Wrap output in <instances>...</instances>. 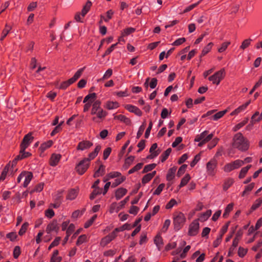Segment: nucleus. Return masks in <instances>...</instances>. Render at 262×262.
<instances>
[{
  "mask_svg": "<svg viewBox=\"0 0 262 262\" xmlns=\"http://www.w3.org/2000/svg\"><path fill=\"white\" fill-rule=\"evenodd\" d=\"M232 146L242 151H245L249 148V141L242 133H238L233 137Z\"/></svg>",
  "mask_w": 262,
  "mask_h": 262,
  "instance_id": "nucleus-1",
  "label": "nucleus"
},
{
  "mask_svg": "<svg viewBox=\"0 0 262 262\" xmlns=\"http://www.w3.org/2000/svg\"><path fill=\"white\" fill-rule=\"evenodd\" d=\"M225 75V71L224 69H222L221 70L215 73L213 75L210 76L208 79L212 81L213 83L219 85L222 79H223Z\"/></svg>",
  "mask_w": 262,
  "mask_h": 262,
  "instance_id": "nucleus-2",
  "label": "nucleus"
},
{
  "mask_svg": "<svg viewBox=\"0 0 262 262\" xmlns=\"http://www.w3.org/2000/svg\"><path fill=\"white\" fill-rule=\"evenodd\" d=\"M185 222V217L183 213L179 212L173 218V224L174 229L177 230H180Z\"/></svg>",
  "mask_w": 262,
  "mask_h": 262,
  "instance_id": "nucleus-3",
  "label": "nucleus"
},
{
  "mask_svg": "<svg viewBox=\"0 0 262 262\" xmlns=\"http://www.w3.org/2000/svg\"><path fill=\"white\" fill-rule=\"evenodd\" d=\"M89 165L90 162L89 160L84 158L77 165L76 170L79 174L82 175L88 169Z\"/></svg>",
  "mask_w": 262,
  "mask_h": 262,
  "instance_id": "nucleus-4",
  "label": "nucleus"
},
{
  "mask_svg": "<svg viewBox=\"0 0 262 262\" xmlns=\"http://www.w3.org/2000/svg\"><path fill=\"white\" fill-rule=\"evenodd\" d=\"M244 165V161L240 160L234 161L232 163H228L225 165L224 169L226 172H230L233 169H237Z\"/></svg>",
  "mask_w": 262,
  "mask_h": 262,
  "instance_id": "nucleus-5",
  "label": "nucleus"
},
{
  "mask_svg": "<svg viewBox=\"0 0 262 262\" xmlns=\"http://www.w3.org/2000/svg\"><path fill=\"white\" fill-rule=\"evenodd\" d=\"M33 137L32 136L31 133H29L26 135L20 144V147L22 148V150H25L30 144L32 142Z\"/></svg>",
  "mask_w": 262,
  "mask_h": 262,
  "instance_id": "nucleus-6",
  "label": "nucleus"
},
{
  "mask_svg": "<svg viewBox=\"0 0 262 262\" xmlns=\"http://www.w3.org/2000/svg\"><path fill=\"white\" fill-rule=\"evenodd\" d=\"M199 223L198 221H194L189 226L188 234L190 236H194L198 233Z\"/></svg>",
  "mask_w": 262,
  "mask_h": 262,
  "instance_id": "nucleus-7",
  "label": "nucleus"
},
{
  "mask_svg": "<svg viewBox=\"0 0 262 262\" xmlns=\"http://www.w3.org/2000/svg\"><path fill=\"white\" fill-rule=\"evenodd\" d=\"M243 232L239 230L236 233V236L233 241V243L231 247L230 248L229 253L233 252L235 248L237 246L238 241L242 236Z\"/></svg>",
  "mask_w": 262,
  "mask_h": 262,
  "instance_id": "nucleus-8",
  "label": "nucleus"
},
{
  "mask_svg": "<svg viewBox=\"0 0 262 262\" xmlns=\"http://www.w3.org/2000/svg\"><path fill=\"white\" fill-rule=\"evenodd\" d=\"M216 166V161L211 160L207 164V171L208 174L213 176L214 174V170Z\"/></svg>",
  "mask_w": 262,
  "mask_h": 262,
  "instance_id": "nucleus-9",
  "label": "nucleus"
},
{
  "mask_svg": "<svg viewBox=\"0 0 262 262\" xmlns=\"http://www.w3.org/2000/svg\"><path fill=\"white\" fill-rule=\"evenodd\" d=\"M92 145L93 143L89 141H82L78 143L77 146V149L84 150L89 148Z\"/></svg>",
  "mask_w": 262,
  "mask_h": 262,
  "instance_id": "nucleus-10",
  "label": "nucleus"
},
{
  "mask_svg": "<svg viewBox=\"0 0 262 262\" xmlns=\"http://www.w3.org/2000/svg\"><path fill=\"white\" fill-rule=\"evenodd\" d=\"M59 229V227L58 226V224L57 221L54 220L51 223H50L46 229V232L48 233H50L52 231H55L57 232Z\"/></svg>",
  "mask_w": 262,
  "mask_h": 262,
  "instance_id": "nucleus-11",
  "label": "nucleus"
},
{
  "mask_svg": "<svg viewBox=\"0 0 262 262\" xmlns=\"http://www.w3.org/2000/svg\"><path fill=\"white\" fill-rule=\"evenodd\" d=\"M125 108L137 116H141L142 114L141 111L136 106L127 104L125 106Z\"/></svg>",
  "mask_w": 262,
  "mask_h": 262,
  "instance_id": "nucleus-12",
  "label": "nucleus"
},
{
  "mask_svg": "<svg viewBox=\"0 0 262 262\" xmlns=\"http://www.w3.org/2000/svg\"><path fill=\"white\" fill-rule=\"evenodd\" d=\"M61 155L59 154H53L50 158V164L52 166H55L57 165L60 159Z\"/></svg>",
  "mask_w": 262,
  "mask_h": 262,
  "instance_id": "nucleus-13",
  "label": "nucleus"
},
{
  "mask_svg": "<svg viewBox=\"0 0 262 262\" xmlns=\"http://www.w3.org/2000/svg\"><path fill=\"white\" fill-rule=\"evenodd\" d=\"M177 167H173L170 168L166 176V179L168 181H171L175 177Z\"/></svg>",
  "mask_w": 262,
  "mask_h": 262,
  "instance_id": "nucleus-14",
  "label": "nucleus"
},
{
  "mask_svg": "<svg viewBox=\"0 0 262 262\" xmlns=\"http://www.w3.org/2000/svg\"><path fill=\"white\" fill-rule=\"evenodd\" d=\"M127 192V190L123 188L118 189L115 192V196L117 200H120Z\"/></svg>",
  "mask_w": 262,
  "mask_h": 262,
  "instance_id": "nucleus-15",
  "label": "nucleus"
},
{
  "mask_svg": "<svg viewBox=\"0 0 262 262\" xmlns=\"http://www.w3.org/2000/svg\"><path fill=\"white\" fill-rule=\"evenodd\" d=\"M25 181L24 182L23 186L25 187H27L31 180L33 178V174L31 172H26V174L24 176Z\"/></svg>",
  "mask_w": 262,
  "mask_h": 262,
  "instance_id": "nucleus-16",
  "label": "nucleus"
},
{
  "mask_svg": "<svg viewBox=\"0 0 262 262\" xmlns=\"http://www.w3.org/2000/svg\"><path fill=\"white\" fill-rule=\"evenodd\" d=\"M115 119H118V120L124 122L126 125H129L131 123L130 120L129 118L126 117L124 115H119L118 116H116L115 117Z\"/></svg>",
  "mask_w": 262,
  "mask_h": 262,
  "instance_id": "nucleus-17",
  "label": "nucleus"
},
{
  "mask_svg": "<svg viewBox=\"0 0 262 262\" xmlns=\"http://www.w3.org/2000/svg\"><path fill=\"white\" fill-rule=\"evenodd\" d=\"M100 101L99 100H97L94 103L91 111L92 114H96L100 110H101L100 108Z\"/></svg>",
  "mask_w": 262,
  "mask_h": 262,
  "instance_id": "nucleus-18",
  "label": "nucleus"
},
{
  "mask_svg": "<svg viewBox=\"0 0 262 262\" xmlns=\"http://www.w3.org/2000/svg\"><path fill=\"white\" fill-rule=\"evenodd\" d=\"M157 148V143H154L151 145V146L149 149V152L151 154L148 157V158H154L157 157L159 155V152L157 151H154Z\"/></svg>",
  "mask_w": 262,
  "mask_h": 262,
  "instance_id": "nucleus-19",
  "label": "nucleus"
},
{
  "mask_svg": "<svg viewBox=\"0 0 262 262\" xmlns=\"http://www.w3.org/2000/svg\"><path fill=\"white\" fill-rule=\"evenodd\" d=\"M92 4V2L90 1H88L85 5L83 7L82 11H81V15L82 17H84L85 14L88 12L89 11Z\"/></svg>",
  "mask_w": 262,
  "mask_h": 262,
  "instance_id": "nucleus-20",
  "label": "nucleus"
},
{
  "mask_svg": "<svg viewBox=\"0 0 262 262\" xmlns=\"http://www.w3.org/2000/svg\"><path fill=\"white\" fill-rule=\"evenodd\" d=\"M121 176V173L119 172H113L108 173L106 177L104 179L103 181L106 182L110 179L117 178Z\"/></svg>",
  "mask_w": 262,
  "mask_h": 262,
  "instance_id": "nucleus-21",
  "label": "nucleus"
},
{
  "mask_svg": "<svg viewBox=\"0 0 262 262\" xmlns=\"http://www.w3.org/2000/svg\"><path fill=\"white\" fill-rule=\"evenodd\" d=\"M105 172V166L103 165H101L99 168L95 172L94 177L95 178L99 177L102 176Z\"/></svg>",
  "mask_w": 262,
  "mask_h": 262,
  "instance_id": "nucleus-22",
  "label": "nucleus"
},
{
  "mask_svg": "<svg viewBox=\"0 0 262 262\" xmlns=\"http://www.w3.org/2000/svg\"><path fill=\"white\" fill-rule=\"evenodd\" d=\"M154 242L159 250H160L161 247L163 245V239L161 236L157 235L155 238Z\"/></svg>",
  "mask_w": 262,
  "mask_h": 262,
  "instance_id": "nucleus-23",
  "label": "nucleus"
},
{
  "mask_svg": "<svg viewBox=\"0 0 262 262\" xmlns=\"http://www.w3.org/2000/svg\"><path fill=\"white\" fill-rule=\"evenodd\" d=\"M211 211L210 210H208L206 212L201 214L199 220L201 222H204L208 219V217L211 215Z\"/></svg>",
  "mask_w": 262,
  "mask_h": 262,
  "instance_id": "nucleus-24",
  "label": "nucleus"
},
{
  "mask_svg": "<svg viewBox=\"0 0 262 262\" xmlns=\"http://www.w3.org/2000/svg\"><path fill=\"white\" fill-rule=\"evenodd\" d=\"M25 150H22V148H20V151H19V154L18 155H17L15 158V159L13 160L12 161V166H13L14 165H15L17 162L20 160H21V159H24V156H23V151H24Z\"/></svg>",
  "mask_w": 262,
  "mask_h": 262,
  "instance_id": "nucleus-25",
  "label": "nucleus"
},
{
  "mask_svg": "<svg viewBox=\"0 0 262 262\" xmlns=\"http://www.w3.org/2000/svg\"><path fill=\"white\" fill-rule=\"evenodd\" d=\"M25 150H22V148H20V151H19V154L18 155H17L15 158V159L13 160L12 161V166H13L14 165H15L17 162L20 160H21V159H24V156H23V151H24Z\"/></svg>",
  "mask_w": 262,
  "mask_h": 262,
  "instance_id": "nucleus-26",
  "label": "nucleus"
},
{
  "mask_svg": "<svg viewBox=\"0 0 262 262\" xmlns=\"http://www.w3.org/2000/svg\"><path fill=\"white\" fill-rule=\"evenodd\" d=\"M11 29V27L8 26V25H6L5 28L4 29L2 32V35L0 39L1 41H2L7 35V34L9 33Z\"/></svg>",
  "mask_w": 262,
  "mask_h": 262,
  "instance_id": "nucleus-27",
  "label": "nucleus"
},
{
  "mask_svg": "<svg viewBox=\"0 0 262 262\" xmlns=\"http://www.w3.org/2000/svg\"><path fill=\"white\" fill-rule=\"evenodd\" d=\"M251 165H249L247 166L246 167L243 168L239 172V179L243 178L245 176V175L247 173V172H248V170L251 168Z\"/></svg>",
  "mask_w": 262,
  "mask_h": 262,
  "instance_id": "nucleus-28",
  "label": "nucleus"
},
{
  "mask_svg": "<svg viewBox=\"0 0 262 262\" xmlns=\"http://www.w3.org/2000/svg\"><path fill=\"white\" fill-rule=\"evenodd\" d=\"M129 197L127 196L124 200L119 203L118 206H117L116 208V212H118L121 209L124 207L125 204L129 201Z\"/></svg>",
  "mask_w": 262,
  "mask_h": 262,
  "instance_id": "nucleus-29",
  "label": "nucleus"
},
{
  "mask_svg": "<svg viewBox=\"0 0 262 262\" xmlns=\"http://www.w3.org/2000/svg\"><path fill=\"white\" fill-rule=\"evenodd\" d=\"M234 180L232 179L226 180L223 186V189L225 191L227 190L233 183Z\"/></svg>",
  "mask_w": 262,
  "mask_h": 262,
  "instance_id": "nucleus-30",
  "label": "nucleus"
},
{
  "mask_svg": "<svg viewBox=\"0 0 262 262\" xmlns=\"http://www.w3.org/2000/svg\"><path fill=\"white\" fill-rule=\"evenodd\" d=\"M77 195V191L75 189H71L68 194L67 199L71 200H74V199L76 198Z\"/></svg>",
  "mask_w": 262,
  "mask_h": 262,
  "instance_id": "nucleus-31",
  "label": "nucleus"
},
{
  "mask_svg": "<svg viewBox=\"0 0 262 262\" xmlns=\"http://www.w3.org/2000/svg\"><path fill=\"white\" fill-rule=\"evenodd\" d=\"M262 204V198H259L255 201L253 205L252 206L251 209V211L256 209Z\"/></svg>",
  "mask_w": 262,
  "mask_h": 262,
  "instance_id": "nucleus-32",
  "label": "nucleus"
},
{
  "mask_svg": "<svg viewBox=\"0 0 262 262\" xmlns=\"http://www.w3.org/2000/svg\"><path fill=\"white\" fill-rule=\"evenodd\" d=\"M233 204H229L226 207L224 213L223 214V217L226 218L229 215L230 212L233 209Z\"/></svg>",
  "mask_w": 262,
  "mask_h": 262,
  "instance_id": "nucleus-33",
  "label": "nucleus"
},
{
  "mask_svg": "<svg viewBox=\"0 0 262 262\" xmlns=\"http://www.w3.org/2000/svg\"><path fill=\"white\" fill-rule=\"evenodd\" d=\"M248 119L246 118L245 120L238 123L233 128V131L236 132L237 130L239 129L241 127H242L243 126H244L248 122Z\"/></svg>",
  "mask_w": 262,
  "mask_h": 262,
  "instance_id": "nucleus-34",
  "label": "nucleus"
},
{
  "mask_svg": "<svg viewBox=\"0 0 262 262\" xmlns=\"http://www.w3.org/2000/svg\"><path fill=\"white\" fill-rule=\"evenodd\" d=\"M171 151V149L170 148H168L166 151H165L163 154L161 155V162H164L168 157L169 154Z\"/></svg>",
  "mask_w": 262,
  "mask_h": 262,
  "instance_id": "nucleus-35",
  "label": "nucleus"
},
{
  "mask_svg": "<svg viewBox=\"0 0 262 262\" xmlns=\"http://www.w3.org/2000/svg\"><path fill=\"white\" fill-rule=\"evenodd\" d=\"M119 106V104L117 102H107L106 105V107L108 110H113L117 108Z\"/></svg>",
  "mask_w": 262,
  "mask_h": 262,
  "instance_id": "nucleus-36",
  "label": "nucleus"
},
{
  "mask_svg": "<svg viewBox=\"0 0 262 262\" xmlns=\"http://www.w3.org/2000/svg\"><path fill=\"white\" fill-rule=\"evenodd\" d=\"M227 110H224L216 113L213 116V119L214 120H217L220 118H222L227 113Z\"/></svg>",
  "mask_w": 262,
  "mask_h": 262,
  "instance_id": "nucleus-37",
  "label": "nucleus"
},
{
  "mask_svg": "<svg viewBox=\"0 0 262 262\" xmlns=\"http://www.w3.org/2000/svg\"><path fill=\"white\" fill-rule=\"evenodd\" d=\"M156 164H155V163L147 165L144 167V168L142 171V172L146 173L149 171H151L154 168H155L156 167Z\"/></svg>",
  "mask_w": 262,
  "mask_h": 262,
  "instance_id": "nucleus-38",
  "label": "nucleus"
},
{
  "mask_svg": "<svg viewBox=\"0 0 262 262\" xmlns=\"http://www.w3.org/2000/svg\"><path fill=\"white\" fill-rule=\"evenodd\" d=\"M190 179V176L187 174L185 176V177L182 179L181 183L180 184V187H182L185 185L187 184V183L188 182Z\"/></svg>",
  "mask_w": 262,
  "mask_h": 262,
  "instance_id": "nucleus-39",
  "label": "nucleus"
},
{
  "mask_svg": "<svg viewBox=\"0 0 262 262\" xmlns=\"http://www.w3.org/2000/svg\"><path fill=\"white\" fill-rule=\"evenodd\" d=\"M53 144V142L51 140H50L47 142H45L43 143H42L40 147V149L42 150V151H44L46 149H47L48 148L50 147V146H51V145H52Z\"/></svg>",
  "mask_w": 262,
  "mask_h": 262,
  "instance_id": "nucleus-40",
  "label": "nucleus"
},
{
  "mask_svg": "<svg viewBox=\"0 0 262 262\" xmlns=\"http://www.w3.org/2000/svg\"><path fill=\"white\" fill-rule=\"evenodd\" d=\"M112 241V239L110 238V237H109L108 235H107V236H105L104 237H103L101 239V241L100 242V245L104 247L107 244H108L109 243H110Z\"/></svg>",
  "mask_w": 262,
  "mask_h": 262,
  "instance_id": "nucleus-41",
  "label": "nucleus"
},
{
  "mask_svg": "<svg viewBox=\"0 0 262 262\" xmlns=\"http://www.w3.org/2000/svg\"><path fill=\"white\" fill-rule=\"evenodd\" d=\"M96 97V94L95 93L88 95L85 97L83 100V103H85L87 101L90 100L91 101L94 100ZM91 102L90 103H91Z\"/></svg>",
  "mask_w": 262,
  "mask_h": 262,
  "instance_id": "nucleus-42",
  "label": "nucleus"
},
{
  "mask_svg": "<svg viewBox=\"0 0 262 262\" xmlns=\"http://www.w3.org/2000/svg\"><path fill=\"white\" fill-rule=\"evenodd\" d=\"M113 73V71L111 69H108L104 73L102 78L100 79L99 81L104 80L110 78Z\"/></svg>",
  "mask_w": 262,
  "mask_h": 262,
  "instance_id": "nucleus-43",
  "label": "nucleus"
},
{
  "mask_svg": "<svg viewBox=\"0 0 262 262\" xmlns=\"http://www.w3.org/2000/svg\"><path fill=\"white\" fill-rule=\"evenodd\" d=\"M213 45V43L212 42L209 43L203 50L202 52V56L205 55L207 53L209 52V51L210 50V49L212 48V46Z\"/></svg>",
  "mask_w": 262,
  "mask_h": 262,
  "instance_id": "nucleus-44",
  "label": "nucleus"
},
{
  "mask_svg": "<svg viewBox=\"0 0 262 262\" xmlns=\"http://www.w3.org/2000/svg\"><path fill=\"white\" fill-rule=\"evenodd\" d=\"M8 170H9V166L7 165L6 166H5V167L4 168V170L2 171V173L0 177V181H4L5 179Z\"/></svg>",
  "mask_w": 262,
  "mask_h": 262,
  "instance_id": "nucleus-45",
  "label": "nucleus"
},
{
  "mask_svg": "<svg viewBox=\"0 0 262 262\" xmlns=\"http://www.w3.org/2000/svg\"><path fill=\"white\" fill-rule=\"evenodd\" d=\"M143 165V163H140L137 164L135 166H134L133 168L130 169L128 171L129 174H132L134 173V172L138 171V170L140 169Z\"/></svg>",
  "mask_w": 262,
  "mask_h": 262,
  "instance_id": "nucleus-46",
  "label": "nucleus"
},
{
  "mask_svg": "<svg viewBox=\"0 0 262 262\" xmlns=\"http://www.w3.org/2000/svg\"><path fill=\"white\" fill-rule=\"evenodd\" d=\"M125 178L124 177L116 179L115 182L112 183V187H116V186L120 184L122 182H123L125 180Z\"/></svg>",
  "mask_w": 262,
  "mask_h": 262,
  "instance_id": "nucleus-47",
  "label": "nucleus"
},
{
  "mask_svg": "<svg viewBox=\"0 0 262 262\" xmlns=\"http://www.w3.org/2000/svg\"><path fill=\"white\" fill-rule=\"evenodd\" d=\"M28 226L29 224L28 223H24L18 232L19 235H23L26 232Z\"/></svg>",
  "mask_w": 262,
  "mask_h": 262,
  "instance_id": "nucleus-48",
  "label": "nucleus"
},
{
  "mask_svg": "<svg viewBox=\"0 0 262 262\" xmlns=\"http://www.w3.org/2000/svg\"><path fill=\"white\" fill-rule=\"evenodd\" d=\"M101 190L102 189L99 188L95 189V190L93 191L90 195V199L93 200L96 196V195L101 193Z\"/></svg>",
  "mask_w": 262,
  "mask_h": 262,
  "instance_id": "nucleus-49",
  "label": "nucleus"
},
{
  "mask_svg": "<svg viewBox=\"0 0 262 262\" xmlns=\"http://www.w3.org/2000/svg\"><path fill=\"white\" fill-rule=\"evenodd\" d=\"M114 14V11L112 10H110L106 12L107 17L104 18L102 15L101 16V18L104 19V20L106 22H107L109 19H111L112 17V15Z\"/></svg>",
  "mask_w": 262,
  "mask_h": 262,
  "instance_id": "nucleus-50",
  "label": "nucleus"
},
{
  "mask_svg": "<svg viewBox=\"0 0 262 262\" xmlns=\"http://www.w3.org/2000/svg\"><path fill=\"white\" fill-rule=\"evenodd\" d=\"M251 40H252L251 39H247L245 40L240 46V48L244 50L247 48L250 45Z\"/></svg>",
  "mask_w": 262,
  "mask_h": 262,
  "instance_id": "nucleus-51",
  "label": "nucleus"
},
{
  "mask_svg": "<svg viewBox=\"0 0 262 262\" xmlns=\"http://www.w3.org/2000/svg\"><path fill=\"white\" fill-rule=\"evenodd\" d=\"M187 166V165L184 164L180 167L177 172L178 177H181L184 173Z\"/></svg>",
  "mask_w": 262,
  "mask_h": 262,
  "instance_id": "nucleus-52",
  "label": "nucleus"
},
{
  "mask_svg": "<svg viewBox=\"0 0 262 262\" xmlns=\"http://www.w3.org/2000/svg\"><path fill=\"white\" fill-rule=\"evenodd\" d=\"M165 186L164 184H161L159 185L158 188L155 190V191L154 192V195H159L161 193L162 191L163 190L164 187Z\"/></svg>",
  "mask_w": 262,
  "mask_h": 262,
  "instance_id": "nucleus-53",
  "label": "nucleus"
},
{
  "mask_svg": "<svg viewBox=\"0 0 262 262\" xmlns=\"http://www.w3.org/2000/svg\"><path fill=\"white\" fill-rule=\"evenodd\" d=\"M86 236L84 234L80 235L76 242L77 245H80L83 243H84L85 241H86Z\"/></svg>",
  "mask_w": 262,
  "mask_h": 262,
  "instance_id": "nucleus-54",
  "label": "nucleus"
},
{
  "mask_svg": "<svg viewBox=\"0 0 262 262\" xmlns=\"http://www.w3.org/2000/svg\"><path fill=\"white\" fill-rule=\"evenodd\" d=\"M135 31V29L134 28H131V27L128 28L124 30V31L122 33V35L123 36L128 35L130 34L133 33Z\"/></svg>",
  "mask_w": 262,
  "mask_h": 262,
  "instance_id": "nucleus-55",
  "label": "nucleus"
},
{
  "mask_svg": "<svg viewBox=\"0 0 262 262\" xmlns=\"http://www.w3.org/2000/svg\"><path fill=\"white\" fill-rule=\"evenodd\" d=\"M230 44V42H225L222 43L221 48L218 49V51L220 53L224 52L226 50L228 45Z\"/></svg>",
  "mask_w": 262,
  "mask_h": 262,
  "instance_id": "nucleus-56",
  "label": "nucleus"
},
{
  "mask_svg": "<svg viewBox=\"0 0 262 262\" xmlns=\"http://www.w3.org/2000/svg\"><path fill=\"white\" fill-rule=\"evenodd\" d=\"M20 254V249L19 246L15 247L13 250V256L15 258H17Z\"/></svg>",
  "mask_w": 262,
  "mask_h": 262,
  "instance_id": "nucleus-57",
  "label": "nucleus"
},
{
  "mask_svg": "<svg viewBox=\"0 0 262 262\" xmlns=\"http://www.w3.org/2000/svg\"><path fill=\"white\" fill-rule=\"evenodd\" d=\"M186 41V39L184 37L180 38L176 40L172 43L173 46H179L182 44Z\"/></svg>",
  "mask_w": 262,
  "mask_h": 262,
  "instance_id": "nucleus-58",
  "label": "nucleus"
},
{
  "mask_svg": "<svg viewBox=\"0 0 262 262\" xmlns=\"http://www.w3.org/2000/svg\"><path fill=\"white\" fill-rule=\"evenodd\" d=\"M170 223L171 222L170 220L167 219L165 220L162 229L163 232H165L167 231L170 224Z\"/></svg>",
  "mask_w": 262,
  "mask_h": 262,
  "instance_id": "nucleus-59",
  "label": "nucleus"
},
{
  "mask_svg": "<svg viewBox=\"0 0 262 262\" xmlns=\"http://www.w3.org/2000/svg\"><path fill=\"white\" fill-rule=\"evenodd\" d=\"M117 43H115L112 45L104 53V54L103 55L102 57H104L105 56L110 54L115 49V47Z\"/></svg>",
  "mask_w": 262,
  "mask_h": 262,
  "instance_id": "nucleus-60",
  "label": "nucleus"
},
{
  "mask_svg": "<svg viewBox=\"0 0 262 262\" xmlns=\"http://www.w3.org/2000/svg\"><path fill=\"white\" fill-rule=\"evenodd\" d=\"M176 204H177V201L174 199H172L166 204V208L167 209H171Z\"/></svg>",
  "mask_w": 262,
  "mask_h": 262,
  "instance_id": "nucleus-61",
  "label": "nucleus"
},
{
  "mask_svg": "<svg viewBox=\"0 0 262 262\" xmlns=\"http://www.w3.org/2000/svg\"><path fill=\"white\" fill-rule=\"evenodd\" d=\"M250 103V101H249L247 102L244 104L242 105L241 106H239L237 108H236V112H238L239 113L245 110L248 105Z\"/></svg>",
  "mask_w": 262,
  "mask_h": 262,
  "instance_id": "nucleus-62",
  "label": "nucleus"
},
{
  "mask_svg": "<svg viewBox=\"0 0 262 262\" xmlns=\"http://www.w3.org/2000/svg\"><path fill=\"white\" fill-rule=\"evenodd\" d=\"M98 118L100 119L103 118L106 115V113L102 109L100 110L96 114Z\"/></svg>",
  "mask_w": 262,
  "mask_h": 262,
  "instance_id": "nucleus-63",
  "label": "nucleus"
},
{
  "mask_svg": "<svg viewBox=\"0 0 262 262\" xmlns=\"http://www.w3.org/2000/svg\"><path fill=\"white\" fill-rule=\"evenodd\" d=\"M6 237L11 241H14L17 237V235L15 232H10L6 235Z\"/></svg>",
  "mask_w": 262,
  "mask_h": 262,
  "instance_id": "nucleus-64",
  "label": "nucleus"
}]
</instances>
